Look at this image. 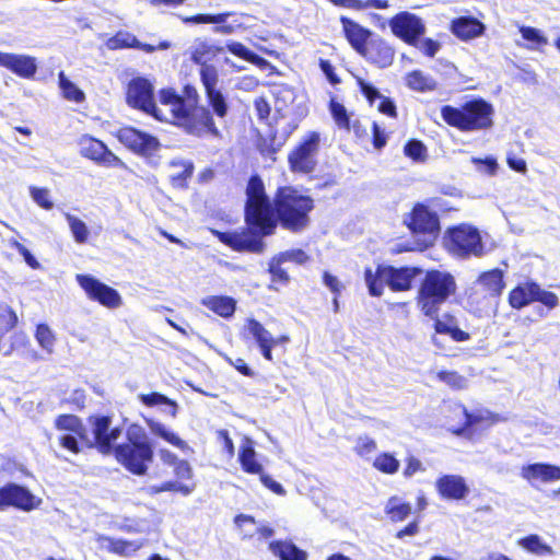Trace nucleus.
<instances>
[{"instance_id": "nucleus-1", "label": "nucleus", "mask_w": 560, "mask_h": 560, "mask_svg": "<svg viewBox=\"0 0 560 560\" xmlns=\"http://www.w3.org/2000/svg\"><path fill=\"white\" fill-rule=\"evenodd\" d=\"M127 102L155 119L176 125L190 135H219L210 112L199 106V94L192 85H185L180 93L174 89L161 90L160 105H156L152 83L144 78H135L128 84Z\"/></svg>"}, {"instance_id": "nucleus-2", "label": "nucleus", "mask_w": 560, "mask_h": 560, "mask_svg": "<svg viewBox=\"0 0 560 560\" xmlns=\"http://www.w3.org/2000/svg\"><path fill=\"white\" fill-rule=\"evenodd\" d=\"M246 196L245 220L249 230L224 234L222 241L236 250L262 253L265 248L262 237L275 233L278 220L259 177L254 176L249 179Z\"/></svg>"}, {"instance_id": "nucleus-3", "label": "nucleus", "mask_w": 560, "mask_h": 560, "mask_svg": "<svg viewBox=\"0 0 560 560\" xmlns=\"http://www.w3.org/2000/svg\"><path fill=\"white\" fill-rule=\"evenodd\" d=\"M314 208V201L293 187L278 189L275 198V209L281 225L292 232H299L307 228L310 212Z\"/></svg>"}, {"instance_id": "nucleus-4", "label": "nucleus", "mask_w": 560, "mask_h": 560, "mask_svg": "<svg viewBox=\"0 0 560 560\" xmlns=\"http://www.w3.org/2000/svg\"><path fill=\"white\" fill-rule=\"evenodd\" d=\"M127 442L115 447L116 459L129 471L144 475L153 460V447L145 430L130 424L126 430Z\"/></svg>"}, {"instance_id": "nucleus-5", "label": "nucleus", "mask_w": 560, "mask_h": 560, "mask_svg": "<svg viewBox=\"0 0 560 560\" xmlns=\"http://www.w3.org/2000/svg\"><path fill=\"white\" fill-rule=\"evenodd\" d=\"M493 107L483 100H474L465 103L462 107L445 105L441 108L443 120L462 131H476L490 128Z\"/></svg>"}, {"instance_id": "nucleus-6", "label": "nucleus", "mask_w": 560, "mask_h": 560, "mask_svg": "<svg viewBox=\"0 0 560 560\" xmlns=\"http://www.w3.org/2000/svg\"><path fill=\"white\" fill-rule=\"evenodd\" d=\"M455 290L452 275L439 270L429 271L420 285L417 304L425 316L436 318L441 305Z\"/></svg>"}, {"instance_id": "nucleus-7", "label": "nucleus", "mask_w": 560, "mask_h": 560, "mask_svg": "<svg viewBox=\"0 0 560 560\" xmlns=\"http://www.w3.org/2000/svg\"><path fill=\"white\" fill-rule=\"evenodd\" d=\"M445 245L450 253L460 258L482 257L487 253L480 232L469 224L450 229Z\"/></svg>"}, {"instance_id": "nucleus-8", "label": "nucleus", "mask_w": 560, "mask_h": 560, "mask_svg": "<svg viewBox=\"0 0 560 560\" xmlns=\"http://www.w3.org/2000/svg\"><path fill=\"white\" fill-rule=\"evenodd\" d=\"M405 223L419 237L420 246L423 248L431 246L439 235V218L424 205H416L405 219Z\"/></svg>"}, {"instance_id": "nucleus-9", "label": "nucleus", "mask_w": 560, "mask_h": 560, "mask_svg": "<svg viewBox=\"0 0 560 560\" xmlns=\"http://www.w3.org/2000/svg\"><path fill=\"white\" fill-rule=\"evenodd\" d=\"M75 279L90 300L98 302L107 308H118L122 305V298L119 292L95 277L77 275Z\"/></svg>"}, {"instance_id": "nucleus-10", "label": "nucleus", "mask_w": 560, "mask_h": 560, "mask_svg": "<svg viewBox=\"0 0 560 560\" xmlns=\"http://www.w3.org/2000/svg\"><path fill=\"white\" fill-rule=\"evenodd\" d=\"M319 148V135L308 133L301 144L290 153L289 163L293 172L311 173L316 166V154Z\"/></svg>"}, {"instance_id": "nucleus-11", "label": "nucleus", "mask_w": 560, "mask_h": 560, "mask_svg": "<svg viewBox=\"0 0 560 560\" xmlns=\"http://www.w3.org/2000/svg\"><path fill=\"white\" fill-rule=\"evenodd\" d=\"M389 26L394 35L410 45H417V38L425 32V25L422 20L416 14L406 11L392 18Z\"/></svg>"}, {"instance_id": "nucleus-12", "label": "nucleus", "mask_w": 560, "mask_h": 560, "mask_svg": "<svg viewBox=\"0 0 560 560\" xmlns=\"http://www.w3.org/2000/svg\"><path fill=\"white\" fill-rule=\"evenodd\" d=\"M117 138L120 143L140 155H152L160 148L155 137L132 127L120 128Z\"/></svg>"}, {"instance_id": "nucleus-13", "label": "nucleus", "mask_w": 560, "mask_h": 560, "mask_svg": "<svg viewBox=\"0 0 560 560\" xmlns=\"http://www.w3.org/2000/svg\"><path fill=\"white\" fill-rule=\"evenodd\" d=\"M40 502L42 500L33 495L26 488L14 483L0 489V504L30 511L37 508Z\"/></svg>"}, {"instance_id": "nucleus-14", "label": "nucleus", "mask_w": 560, "mask_h": 560, "mask_svg": "<svg viewBox=\"0 0 560 560\" xmlns=\"http://www.w3.org/2000/svg\"><path fill=\"white\" fill-rule=\"evenodd\" d=\"M435 488L441 498L459 501L469 494V487L463 476L443 475L435 481Z\"/></svg>"}, {"instance_id": "nucleus-15", "label": "nucleus", "mask_w": 560, "mask_h": 560, "mask_svg": "<svg viewBox=\"0 0 560 560\" xmlns=\"http://www.w3.org/2000/svg\"><path fill=\"white\" fill-rule=\"evenodd\" d=\"M0 66L23 78L33 77L37 70L35 58L2 51H0Z\"/></svg>"}, {"instance_id": "nucleus-16", "label": "nucleus", "mask_w": 560, "mask_h": 560, "mask_svg": "<svg viewBox=\"0 0 560 560\" xmlns=\"http://www.w3.org/2000/svg\"><path fill=\"white\" fill-rule=\"evenodd\" d=\"M521 477L532 485L536 481L552 482L560 480V467L544 463L529 464L522 467Z\"/></svg>"}, {"instance_id": "nucleus-17", "label": "nucleus", "mask_w": 560, "mask_h": 560, "mask_svg": "<svg viewBox=\"0 0 560 560\" xmlns=\"http://www.w3.org/2000/svg\"><path fill=\"white\" fill-rule=\"evenodd\" d=\"M93 433L100 451L108 453L112 444L121 435V430L119 428H110V419L108 417H100L93 423Z\"/></svg>"}, {"instance_id": "nucleus-18", "label": "nucleus", "mask_w": 560, "mask_h": 560, "mask_svg": "<svg viewBox=\"0 0 560 560\" xmlns=\"http://www.w3.org/2000/svg\"><path fill=\"white\" fill-rule=\"evenodd\" d=\"M418 273L416 268H394L385 266L383 269V279L394 291H405L411 287V281Z\"/></svg>"}, {"instance_id": "nucleus-19", "label": "nucleus", "mask_w": 560, "mask_h": 560, "mask_svg": "<svg viewBox=\"0 0 560 560\" xmlns=\"http://www.w3.org/2000/svg\"><path fill=\"white\" fill-rule=\"evenodd\" d=\"M486 26L479 20L471 16H460L452 21V33L462 40H469L483 34Z\"/></svg>"}, {"instance_id": "nucleus-20", "label": "nucleus", "mask_w": 560, "mask_h": 560, "mask_svg": "<svg viewBox=\"0 0 560 560\" xmlns=\"http://www.w3.org/2000/svg\"><path fill=\"white\" fill-rule=\"evenodd\" d=\"M360 55L380 68L388 67L394 59V50L381 39L369 43Z\"/></svg>"}, {"instance_id": "nucleus-21", "label": "nucleus", "mask_w": 560, "mask_h": 560, "mask_svg": "<svg viewBox=\"0 0 560 560\" xmlns=\"http://www.w3.org/2000/svg\"><path fill=\"white\" fill-rule=\"evenodd\" d=\"M340 21L348 42L361 54L369 45L368 39L371 35L370 31L348 18L342 16Z\"/></svg>"}, {"instance_id": "nucleus-22", "label": "nucleus", "mask_w": 560, "mask_h": 560, "mask_svg": "<svg viewBox=\"0 0 560 560\" xmlns=\"http://www.w3.org/2000/svg\"><path fill=\"white\" fill-rule=\"evenodd\" d=\"M358 85L360 86L363 95L369 100L371 104H373L376 100H380L377 105V109L390 117L396 116V106L395 104L387 97L381 95L377 89H375L370 83L365 82L362 78H357Z\"/></svg>"}, {"instance_id": "nucleus-23", "label": "nucleus", "mask_w": 560, "mask_h": 560, "mask_svg": "<svg viewBox=\"0 0 560 560\" xmlns=\"http://www.w3.org/2000/svg\"><path fill=\"white\" fill-rule=\"evenodd\" d=\"M224 50L221 46H214L206 40L198 39L189 48L190 59L199 65H208L218 54Z\"/></svg>"}, {"instance_id": "nucleus-24", "label": "nucleus", "mask_w": 560, "mask_h": 560, "mask_svg": "<svg viewBox=\"0 0 560 560\" xmlns=\"http://www.w3.org/2000/svg\"><path fill=\"white\" fill-rule=\"evenodd\" d=\"M270 552L280 560H306L307 553L288 540H276L269 544Z\"/></svg>"}, {"instance_id": "nucleus-25", "label": "nucleus", "mask_w": 560, "mask_h": 560, "mask_svg": "<svg viewBox=\"0 0 560 560\" xmlns=\"http://www.w3.org/2000/svg\"><path fill=\"white\" fill-rule=\"evenodd\" d=\"M201 304L221 317H231L236 308V301L230 296L210 295L201 300Z\"/></svg>"}, {"instance_id": "nucleus-26", "label": "nucleus", "mask_w": 560, "mask_h": 560, "mask_svg": "<svg viewBox=\"0 0 560 560\" xmlns=\"http://www.w3.org/2000/svg\"><path fill=\"white\" fill-rule=\"evenodd\" d=\"M238 460L243 470L248 474L259 475L264 470L262 465L256 458V452L249 439H245L241 445Z\"/></svg>"}, {"instance_id": "nucleus-27", "label": "nucleus", "mask_w": 560, "mask_h": 560, "mask_svg": "<svg viewBox=\"0 0 560 560\" xmlns=\"http://www.w3.org/2000/svg\"><path fill=\"white\" fill-rule=\"evenodd\" d=\"M231 15L230 12L220 13V14H197L188 19V21L201 24V23H213L219 24L213 28V31L218 34L229 35L234 33L235 26L232 24H225L228 18Z\"/></svg>"}, {"instance_id": "nucleus-28", "label": "nucleus", "mask_w": 560, "mask_h": 560, "mask_svg": "<svg viewBox=\"0 0 560 560\" xmlns=\"http://www.w3.org/2000/svg\"><path fill=\"white\" fill-rule=\"evenodd\" d=\"M535 282H526L514 288L509 294V303L513 308L521 310L534 302Z\"/></svg>"}, {"instance_id": "nucleus-29", "label": "nucleus", "mask_w": 560, "mask_h": 560, "mask_svg": "<svg viewBox=\"0 0 560 560\" xmlns=\"http://www.w3.org/2000/svg\"><path fill=\"white\" fill-rule=\"evenodd\" d=\"M147 423L152 434L162 438L184 452L190 451L189 445L163 423L155 420H147Z\"/></svg>"}, {"instance_id": "nucleus-30", "label": "nucleus", "mask_w": 560, "mask_h": 560, "mask_svg": "<svg viewBox=\"0 0 560 560\" xmlns=\"http://www.w3.org/2000/svg\"><path fill=\"white\" fill-rule=\"evenodd\" d=\"M406 84L418 92H431L436 89V81L420 70H413L406 77Z\"/></svg>"}, {"instance_id": "nucleus-31", "label": "nucleus", "mask_w": 560, "mask_h": 560, "mask_svg": "<svg viewBox=\"0 0 560 560\" xmlns=\"http://www.w3.org/2000/svg\"><path fill=\"white\" fill-rule=\"evenodd\" d=\"M80 153L94 162H98L105 149L107 148L102 141L89 136H82L79 140Z\"/></svg>"}, {"instance_id": "nucleus-32", "label": "nucleus", "mask_w": 560, "mask_h": 560, "mask_svg": "<svg viewBox=\"0 0 560 560\" xmlns=\"http://www.w3.org/2000/svg\"><path fill=\"white\" fill-rule=\"evenodd\" d=\"M170 178L174 186H184L185 180L191 176L194 166L184 160H174L170 163Z\"/></svg>"}, {"instance_id": "nucleus-33", "label": "nucleus", "mask_w": 560, "mask_h": 560, "mask_svg": "<svg viewBox=\"0 0 560 560\" xmlns=\"http://www.w3.org/2000/svg\"><path fill=\"white\" fill-rule=\"evenodd\" d=\"M102 541V545L107 548L108 550L122 555V556H129L133 552H136L138 549L142 547V542L140 541H127L122 539H114L109 537H100L98 538Z\"/></svg>"}, {"instance_id": "nucleus-34", "label": "nucleus", "mask_w": 560, "mask_h": 560, "mask_svg": "<svg viewBox=\"0 0 560 560\" xmlns=\"http://www.w3.org/2000/svg\"><path fill=\"white\" fill-rule=\"evenodd\" d=\"M244 329L256 341L258 347L267 343H276L272 335L258 320L254 318L246 319Z\"/></svg>"}, {"instance_id": "nucleus-35", "label": "nucleus", "mask_w": 560, "mask_h": 560, "mask_svg": "<svg viewBox=\"0 0 560 560\" xmlns=\"http://www.w3.org/2000/svg\"><path fill=\"white\" fill-rule=\"evenodd\" d=\"M34 337L38 346L47 354L55 352L57 337L55 331L47 324H38Z\"/></svg>"}, {"instance_id": "nucleus-36", "label": "nucleus", "mask_w": 560, "mask_h": 560, "mask_svg": "<svg viewBox=\"0 0 560 560\" xmlns=\"http://www.w3.org/2000/svg\"><path fill=\"white\" fill-rule=\"evenodd\" d=\"M385 266H377L375 270L366 268L364 272L365 283L369 293L373 296H380L383 293L386 280L383 279V269Z\"/></svg>"}, {"instance_id": "nucleus-37", "label": "nucleus", "mask_w": 560, "mask_h": 560, "mask_svg": "<svg viewBox=\"0 0 560 560\" xmlns=\"http://www.w3.org/2000/svg\"><path fill=\"white\" fill-rule=\"evenodd\" d=\"M478 282L481 287L489 291L490 294L498 295L502 292L504 287L503 273L499 269H493L482 273L479 277Z\"/></svg>"}, {"instance_id": "nucleus-38", "label": "nucleus", "mask_w": 560, "mask_h": 560, "mask_svg": "<svg viewBox=\"0 0 560 560\" xmlns=\"http://www.w3.org/2000/svg\"><path fill=\"white\" fill-rule=\"evenodd\" d=\"M518 545L536 556H552L553 549L542 541L538 535H529L518 540Z\"/></svg>"}, {"instance_id": "nucleus-39", "label": "nucleus", "mask_w": 560, "mask_h": 560, "mask_svg": "<svg viewBox=\"0 0 560 560\" xmlns=\"http://www.w3.org/2000/svg\"><path fill=\"white\" fill-rule=\"evenodd\" d=\"M226 48L231 54H233L246 61H249L261 69H264L268 66V61L266 59H264L262 57L250 51L242 43L230 42L226 44Z\"/></svg>"}, {"instance_id": "nucleus-40", "label": "nucleus", "mask_w": 560, "mask_h": 560, "mask_svg": "<svg viewBox=\"0 0 560 560\" xmlns=\"http://www.w3.org/2000/svg\"><path fill=\"white\" fill-rule=\"evenodd\" d=\"M385 512L392 521L400 522L410 514L411 506L409 503L404 502L401 499L392 497L385 505Z\"/></svg>"}, {"instance_id": "nucleus-41", "label": "nucleus", "mask_w": 560, "mask_h": 560, "mask_svg": "<svg viewBox=\"0 0 560 560\" xmlns=\"http://www.w3.org/2000/svg\"><path fill=\"white\" fill-rule=\"evenodd\" d=\"M59 88L63 97L68 101L81 103L84 101L85 95L82 90H80L73 82H71L65 74V72H59L58 74Z\"/></svg>"}, {"instance_id": "nucleus-42", "label": "nucleus", "mask_w": 560, "mask_h": 560, "mask_svg": "<svg viewBox=\"0 0 560 560\" xmlns=\"http://www.w3.org/2000/svg\"><path fill=\"white\" fill-rule=\"evenodd\" d=\"M65 218L69 224L74 241L79 244L85 243L90 234L86 224L81 219L70 213H66Z\"/></svg>"}, {"instance_id": "nucleus-43", "label": "nucleus", "mask_w": 560, "mask_h": 560, "mask_svg": "<svg viewBox=\"0 0 560 560\" xmlns=\"http://www.w3.org/2000/svg\"><path fill=\"white\" fill-rule=\"evenodd\" d=\"M373 467L384 474L393 475L398 471L400 463L394 455L381 453L375 457Z\"/></svg>"}, {"instance_id": "nucleus-44", "label": "nucleus", "mask_w": 560, "mask_h": 560, "mask_svg": "<svg viewBox=\"0 0 560 560\" xmlns=\"http://www.w3.org/2000/svg\"><path fill=\"white\" fill-rule=\"evenodd\" d=\"M206 96L214 115H217L219 118H224L228 114L229 105L222 92L220 90H212L207 92Z\"/></svg>"}, {"instance_id": "nucleus-45", "label": "nucleus", "mask_w": 560, "mask_h": 560, "mask_svg": "<svg viewBox=\"0 0 560 560\" xmlns=\"http://www.w3.org/2000/svg\"><path fill=\"white\" fill-rule=\"evenodd\" d=\"M138 44L139 40L137 39V37L128 32H118L116 35H114L106 42V46L110 50L121 48H133L135 45Z\"/></svg>"}, {"instance_id": "nucleus-46", "label": "nucleus", "mask_w": 560, "mask_h": 560, "mask_svg": "<svg viewBox=\"0 0 560 560\" xmlns=\"http://www.w3.org/2000/svg\"><path fill=\"white\" fill-rule=\"evenodd\" d=\"M199 73L206 93L212 90H218L217 85L219 81V73L213 65L208 63L200 66Z\"/></svg>"}, {"instance_id": "nucleus-47", "label": "nucleus", "mask_w": 560, "mask_h": 560, "mask_svg": "<svg viewBox=\"0 0 560 560\" xmlns=\"http://www.w3.org/2000/svg\"><path fill=\"white\" fill-rule=\"evenodd\" d=\"M56 427L60 431H69L77 435H82V423L80 419L73 415H62L56 419Z\"/></svg>"}, {"instance_id": "nucleus-48", "label": "nucleus", "mask_w": 560, "mask_h": 560, "mask_svg": "<svg viewBox=\"0 0 560 560\" xmlns=\"http://www.w3.org/2000/svg\"><path fill=\"white\" fill-rule=\"evenodd\" d=\"M30 196L33 201L45 210H51L54 208V201L51 200L50 190L45 187L30 186Z\"/></svg>"}, {"instance_id": "nucleus-49", "label": "nucleus", "mask_w": 560, "mask_h": 560, "mask_svg": "<svg viewBox=\"0 0 560 560\" xmlns=\"http://www.w3.org/2000/svg\"><path fill=\"white\" fill-rule=\"evenodd\" d=\"M520 32L522 37L530 43L526 46L527 49H536L548 44V39L535 27L522 26Z\"/></svg>"}, {"instance_id": "nucleus-50", "label": "nucleus", "mask_w": 560, "mask_h": 560, "mask_svg": "<svg viewBox=\"0 0 560 560\" xmlns=\"http://www.w3.org/2000/svg\"><path fill=\"white\" fill-rule=\"evenodd\" d=\"M534 302H540L548 310H553L559 305V298L553 292L542 289L535 282Z\"/></svg>"}, {"instance_id": "nucleus-51", "label": "nucleus", "mask_w": 560, "mask_h": 560, "mask_svg": "<svg viewBox=\"0 0 560 560\" xmlns=\"http://www.w3.org/2000/svg\"><path fill=\"white\" fill-rule=\"evenodd\" d=\"M405 154L416 162H424L427 159V148L421 141L410 140L404 148Z\"/></svg>"}, {"instance_id": "nucleus-52", "label": "nucleus", "mask_w": 560, "mask_h": 560, "mask_svg": "<svg viewBox=\"0 0 560 560\" xmlns=\"http://www.w3.org/2000/svg\"><path fill=\"white\" fill-rule=\"evenodd\" d=\"M282 264L283 262L273 256L268 264V271L271 275L272 282L287 284L290 280V277L288 272L281 267Z\"/></svg>"}, {"instance_id": "nucleus-53", "label": "nucleus", "mask_w": 560, "mask_h": 560, "mask_svg": "<svg viewBox=\"0 0 560 560\" xmlns=\"http://www.w3.org/2000/svg\"><path fill=\"white\" fill-rule=\"evenodd\" d=\"M273 94L276 97L275 106L278 112H284L287 109L288 104L292 103L295 97L293 90L285 86L277 88Z\"/></svg>"}, {"instance_id": "nucleus-54", "label": "nucleus", "mask_w": 560, "mask_h": 560, "mask_svg": "<svg viewBox=\"0 0 560 560\" xmlns=\"http://www.w3.org/2000/svg\"><path fill=\"white\" fill-rule=\"evenodd\" d=\"M438 377L454 389H463L467 387V380L457 372L441 371L438 373Z\"/></svg>"}, {"instance_id": "nucleus-55", "label": "nucleus", "mask_w": 560, "mask_h": 560, "mask_svg": "<svg viewBox=\"0 0 560 560\" xmlns=\"http://www.w3.org/2000/svg\"><path fill=\"white\" fill-rule=\"evenodd\" d=\"M330 113L339 128L349 129L350 120L345 106L335 100L330 102Z\"/></svg>"}, {"instance_id": "nucleus-56", "label": "nucleus", "mask_w": 560, "mask_h": 560, "mask_svg": "<svg viewBox=\"0 0 560 560\" xmlns=\"http://www.w3.org/2000/svg\"><path fill=\"white\" fill-rule=\"evenodd\" d=\"M140 400L147 406H156L162 404L170 405L172 407L171 415L173 417L176 416V405L162 394H142L140 395Z\"/></svg>"}, {"instance_id": "nucleus-57", "label": "nucleus", "mask_w": 560, "mask_h": 560, "mask_svg": "<svg viewBox=\"0 0 560 560\" xmlns=\"http://www.w3.org/2000/svg\"><path fill=\"white\" fill-rule=\"evenodd\" d=\"M376 442L372 438L362 435L358 438L354 450L361 457H368L376 451Z\"/></svg>"}, {"instance_id": "nucleus-58", "label": "nucleus", "mask_w": 560, "mask_h": 560, "mask_svg": "<svg viewBox=\"0 0 560 560\" xmlns=\"http://www.w3.org/2000/svg\"><path fill=\"white\" fill-rule=\"evenodd\" d=\"M471 162L476 165L478 172L488 175H494L498 170V163L494 158L488 156L486 159L472 158Z\"/></svg>"}, {"instance_id": "nucleus-59", "label": "nucleus", "mask_w": 560, "mask_h": 560, "mask_svg": "<svg viewBox=\"0 0 560 560\" xmlns=\"http://www.w3.org/2000/svg\"><path fill=\"white\" fill-rule=\"evenodd\" d=\"M275 257L283 264L287 261H293L299 265L304 264L308 259L307 255L302 249L285 250L276 255Z\"/></svg>"}, {"instance_id": "nucleus-60", "label": "nucleus", "mask_w": 560, "mask_h": 560, "mask_svg": "<svg viewBox=\"0 0 560 560\" xmlns=\"http://www.w3.org/2000/svg\"><path fill=\"white\" fill-rule=\"evenodd\" d=\"M234 523L235 525L238 527L241 534H242V537L245 539V538H250L254 536V530L253 529H249L247 527V525H254L255 524V518L250 515H246V514H240L235 517L234 520Z\"/></svg>"}, {"instance_id": "nucleus-61", "label": "nucleus", "mask_w": 560, "mask_h": 560, "mask_svg": "<svg viewBox=\"0 0 560 560\" xmlns=\"http://www.w3.org/2000/svg\"><path fill=\"white\" fill-rule=\"evenodd\" d=\"M10 246L15 248L24 258L25 262L33 269H38L40 267L39 262L36 260V258L30 253V250L19 243L15 240L9 241Z\"/></svg>"}, {"instance_id": "nucleus-62", "label": "nucleus", "mask_w": 560, "mask_h": 560, "mask_svg": "<svg viewBox=\"0 0 560 560\" xmlns=\"http://www.w3.org/2000/svg\"><path fill=\"white\" fill-rule=\"evenodd\" d=\"M97 163L102 164L104 166H107V167L127 168L125 162H122L117 155H115L107 148L105 149L104 153L102 154V156Z\"/></svg>"}, {"instance_id": "nucleus-63", "label": "nucleus", "mask_w": 560, "mask_h": 560, "mask_svg": "<svg viewBox=\"0 0 560 560\" xmlns=\"http://www.w3.org/2000/svg\"><path fill=\"white\" fill-rule=\"evenodd\" d=\"M413 46L429 57H434L440 49V44L431 38H424L422 40L417 38V45Z\"/></svg>"}, {"instance_id": "nucleus-64", "label": "nucleus", "mask_w": 560, "mask_h": 560, "mask_svg": "<svg viewBox=\"0 0 560 560\" xmlns=\"http://www.w3.org/2000/svg\"><path fill=\"white\" fill-rule=\"evenodd\" d=\"M258 476L260 478L261 483L266 488L271 490L273 493L279 494V495L285 494L284 488L279 482L273 480L269 475L265 474L264 470Z\"/></svg>"}]
</instances>
